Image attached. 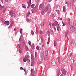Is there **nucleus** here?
<instances>
[{
    "mask_svg": "<svg viewBox=\"0 0 76 76\" xmlns=\"http://www.w3.org/2000/svg\"><path fill=\"white\" fill-rule=\"evenodd\" d=\"M4 9V6H2L1 5V4H0V10H3V9Z\"/></svg>",
    "mask_w": 76,
    "mask_h": 76,
    "instance_id": "9d476101",
    "label": "nucleus"
},
{
    "mask_svg": "<svg viewBox=\"0 0 76 76\" xmlns=\"http://www.w3.org/2000/svg\"><path fill=\"white\" fill-rule=\"evenodd\" d=\"M36 48L37 50H39V47L38 46H37L36 47Z\"/></svg>",
    "mask_w": 76,
    "mask_h": 76,
    "instance_id": "72a5a7b5",
    "label": "nucleus"
},
{
    "mask_svg": "<svg viewBox=\"0 0 76 76\" xmlns=\"http://www.w3.org/2000/svg\"><path fill=\"white\" fill-rule=\"evenodd\" d=\"M58 19H60V17H58Z\"/></svg>",
    "mask_w": 76,
    "mask_h": 76,
    "instance_id": "338daca9",
    "label": "nucleus"
},
{
    "mask_svg": "<svg viewBox=\"0 0 76 76\" xmlns=\"http://www.w3.org/2000/svg\"><path fill=\"white\" fill-rule=\"evenodd\" d=\"M1 1L2 3H3V0H1Z\"/></svg>",
    "mask_w": 76,
    "mask_h": 76,
    "instance_id": "0e129e2a",
    "label": "nucleus"
},
{
    "mask_svg": "<svg viewBox=\"0 0 76 76\" xmlns=\"http://www.w3.org/2000/svg\"><path fill=\"white\" fill-rule=\"evenodd\" d=\"M58 72H57V75H59V74H60V70H58Z\"/></svg>",
    "mask_w": 76,
    "mask_h": 76,
    "instance_id": "5701e85b",
    "label": "nucleus"
},
{
    "mask_svg": "<svg viewBox=\"0 0 76 76\" xmlns=\"http://www.w3.org/2000/svg\"><path fill=\"white\" fill-rule=\"evenodd\" d=\"M26 21L27 22H31V20L29 19H27Z\"/></svg>",
    "mask_w": 76,
    "mask_h": 76,
    "instance_id": "cd10ccee",
    "label": "nucleus"
},
{
    "mask_svg": "<svg viewBox=\"0 0 76 76\" xmlns=\"http://www.w3.org/2000/svg\"><path fill=\"white\" fill-rule=\"evenodd\" d=\"M11 23L12 24H13V23H14V21H11Z\"/></svg>",
    "mask_w": 76,
    "mask_h": 76,
    "instance_id": "8fccbe9b",
    "label": "nucleus"
},
{
    "mask_svg": "<svg viewBox=\"0 0 76 76\" xmlns=\"http://www.w3.org/2000/svg\"><path fill=\"white\" fill-rule=\"evenodd\" d=\"M72 54H73V53H71L70 54V56H72Z\"/></svg>",
    "mask_w": 76,
    "mask_h": 76,
    "instance_id": "6e6d98bb",
    "label": "nucleus"
},
{
    "mask_svg": "<svg viewBox=\"0 0 76 76\" xmlns=\"http://www.w3.org/2000/svg\"><path fill=\"white\" fill-rule=\"evenodd\" d=\"M31 14V13L30 12L28 11V13L26 14V17H28L29 16V15Z\"/></svg>",
    "mask_w": 76,
    "mask_h": 76,
    "instance_id": "2eb2a0df",
    "label": "nucleus"
},
{
    "mask_svg": "<svg viewBox=\"0 0 76 76\" xmlns=\"http://www.w3.org/2000/svg\"><path fill=\"white\" fill-rule=\"evenodd\" d=\"M25 48H26V50H28V48L27 46H25Z\"/></svg>",
    "mask_w": 76,
    "mask_h": 76,
    "instance_id": "c85d7f7f",
    "label": "nucleus"
},
{
    "mask_svg": "<svg viewBox=\"0 0 76 76\" xmlns=\"http://www.w3.org/2000/svg\"><path fill=\"white\" fill-rule=\"evenodd\" d=\"M57 28L58 31H59V26H58L57 27Z\"/></svg>",
    "mask_w": 76,
    "mask_h": 76,
    "instance_id": "c756f323",
    "label": "nucleus"
},
{
    "mask_svg": "<svg viewBox=\"0 0 76 76\" xmlns=\"http://www.w3.org/2000/svg\"><path fill=\"white\" fill-rule=\"evenodd\" d=\"M21 39V36L20 37L19 39V41H20V39Z\"/></svg>",
    "mask_w": 76,
    "mask_h": 76,
    "instance_id": "e2e57ef3",
    "label": "nucleus"
},
{
    "mask_svg": "<svg viewBox=\"0 0 76 76\" xmlns=\"http://www.w3.org/2000/svg\"><path fill=\"white\" fill-rule=\"evenodd\" d=\"M36 31L37 33H38V31H37V30H36Z\"/></svg>",
    "mask_w": 76,
    "mask_h": 76,
    "instance_id": "69168bd1",
    "label": "nucleus"
},
{
    "mask_svg": "<svg viewBox=\"0 0 76 76\" xmlns=\"http://www.w3.org/2000/svg\"><path fill=\"white\" fill-rule=\"evenodd\" d=\"M31 34L32 35H34V32L33 31H31Z\"/></svg>",
    "mask_w": 76,
    "mask_h": 76,
    "instance_id": "2f4dec72",
    "label": "nucleus"
},
{
    "mask_svg": "<svg viewBox=\"0 0 76 76\" xmlns=\"http://www.w3.org/2000/svg\"><path fill=\"white\" fill-rule=\"evenodd\" d=\"M49 25L50 26H51V24L50 23L49 24Z\"/></svg>",
    "mask_w": 76,
    "mask_h": 76,
    "instance_id": "680f3d73",
    "label": "nucleus"
},
{
    "mask_svg": "<svg viewBox=\"0 0 76 76\" xmlns=\"http://www.w3.org/2000/svg\"><path fill=\"white\" fill-rule=\"evenodd\" d=\"M61 71L65 75H66V71L65 70L64 68H62L61 69Z\"/></svg>",
    "mask_w": 76,
    "mask_h": 76,
    "instance_id": "39448f33",
    "label": "nucleus"
},
{
    "mask_svg": "<svg viewBox=\"0 0 76 76\" xmlns=\"http://www.w3.org/2000/svg\"><path fill=\"white\" fill-rule=\"evenodd\" d=\"M34 64L33 62H31V66H34Z\"/></svg>",
    "mask_w": 76,
    "mask_h": 76,
    "instance_id": "473e14b6",
    "label": "nucleus"
},
{
    "mask_svg": "<svg viewBox=\"0 0 76 76\" xmlns=\"http://www.w3.org/2000/svg\"><path fill=\"white\" fill-rule=\"evenodd\" d=\"M28 43L29 45H31V41H28Z\"/></svg>",
    "mask_w": 76,
    "mask_h": 76,
    "instance_id": "bb28decb",
    "label": "nucleus"
},
{
    "mask_svg": "<svg viewBox=\"0 0 76 76\" xmlns=\"http://www.w3.org/2000/svg\"><path fill=\"white\" fill-rule=\"evenodd\" d=\"M45 58H47V53H48V50H45Z\"/></svg>",
    "mask_w": 76,
    "mask_h": 76,
    "instance_id": "f8f14e48",
    "label": "nucleus"
},
{
    "mask_svg": "<svg viewBox=\"0 0 76 76\" xmlns=\"http://www.w3.org/2000/svg\"><path fill=\"white\" fill-rule=\"evenodd\" d=\"M52 26H55L56 25H55V24H54V23H53L52 24Z\"/></svg>",
    "mask_w": 76,
    "mask_h": 76,
    "instance_id": "a18cd8bd",
    "label": "nucleus"
},
{
    "mask_svg": "<svg viewBox=\"0 0 76 76\" xmlns=\"http://www.w3.org/2000/svg\"><path fill=\"white\" fill-rule=\"evenodd\" d=\"M24 70L25 72V73H26V69H24Z\"/></svg>",
    "mask_w": 76,
    "mask_h": 76,
    "instance_id": "de8ad7c7",
    "label": "nucleus"
},
{
    "mask_svg": "<svg viewBox=\"0 0 76 76\" xmlns=\"http://www.w3.org/2000/svg\"><path fill=\"white\" fill-rule=\"evenodd\" d=\"M48 9H51V7L50 5L48 6H47L45 7V9L44 10H45V12H47V11H48Z\"/></svg>",
    "mask_w": 76,
    "mask_h": 76,
    "instance_id": "20e7f679",
    "label": "nucleus"
},
{
    "mask_svg": "<svg viewBox=\"0 0 76 76\" xmlns=\"http://www.w3.org/2000/svg\"><path fill=\"white\" fill-rule=\"evenodd\" d=\"M40 34H42V31H40L39 32Z\"/></svg>",
    "mask_w": 76,
    "mask_h": 76,
    "instance_id": "a19ab883",
    "label": "nucleus"
},
{
    "mask_svg": "<svg viewBox=\"0 0 76 76\" xmlns=\"http://www.w3.org/2000/svg\"><path fill=\"white\" fill-rule=\"evenodd\" d=\"M19 52L20 53H21L22 51V50H21L20 49L19 50Z\"/></svg>",
    "mask_w": 76,
    "mask_h": 76,
    "instance_id": "58836bf2",
    "label": "nucleus"
},
{
    "mask_svg": "<svg viewBox=\"0 0 76 76\" xmlns=\"http://www.w3.org/2000/svg\"><path fill=\"white\" fill-rule=\"evenodd\" d=\"M52 0H48V1L49 2H50Z\"/></svg>",
    "mask_w": 76,
    "mask_h": 76,
    "instance_id": "052dcab7",
    "label": "nucleus"
},
{
    "mask_svg": "<svg viewBox=\"0 0 76 76\" xmlns=\"http://www.w3.org/2000/svg\"><path fill=\"white\" fill-rule=\"evenodd\" d=\"M23 30V29H22V28H20V32L21 34H22V31Z\"/></svg>",
    "mask_w": 76,
    "mask_h": 76,
    "instance_id": "4be33fe9",
    "label": "nucleus"
},
{
    "mask_svg": "<svg viewBox=\"0 0 76 76\" xmlns=\"http://www.w3.org/2000/svg\"><path fill=\"white\" fill-rule=\"evenodd\" d=\"M69 5H70V6H71V3H69Z\"/></svg>",
    "mask_w": 76,
    "mask_h": 76,
    "instance_id": "bf43d9fd",
    "label": "nucleus"
},
{
    "mask_svg": "<svg viewBox=\"0 0 76 76\" xmlns=\"http://www.w3.org/2000/svg\"><path fill=\"white\" fill-rule=\"evenodd\" d=\"M40 57H41V61H42L43 60V59H44V56H40Z\"/></svg>",
    "mask_w": 76,
    "mask_h": 76,
    "instance_id": "aec40b11",
    "label": "nucleus"
},
{
    "mask_svg": "<svg viewBox=\"0 0 76 76\" xmlns=\"http://www.w3.org/2000/svg\"><path fill=\"white\" fill-rule=\"evenodd\" d=\"M44 7V3H42L40 4L39 7V9L40 10H41L43 9V8Z\"/></svg>",
    "mask_w": 76,
    "mask_h": 76,
    "instance_id": "f03ea898",
    "label": "nucleus"
},
{
    "mask_svg": "<svg viewBox=\"0 0 76 76\" xmlns=\"http://www.w3.org/2000/svg\"><path fill=\"white\" fill-rule=\"evenodd\" d=\"M56 53V51H53V54H55Z\"/></svg>",
    "mask_w": 76,
    "mask_h": 76,
    "instance_id": "f704fd0d",
    "label": "nucleus"
},
{
    "mask_svg": "<svg viewBox=\"0 0 76 76\" xmlns=\"http://www.w3.org/2000/svg\"><path fill=\"white\" fill-rule=\"evenodd\" d=\"M28 4V7L27 8H29V6H30V5H31V0H29V2H27Z\"/></svg>",
    "mask_w": 76,
    "mask_h": 76,
    "instance_id": "6e6552de",
    "label": "nucleus"
},
{
    "mask_svg": "<svg viewBox=\"0 0 76 76\" xmlns=\"http://www.w3.org/2000/svg\"><path fill=\"white\" fill-rule=\"evenodd\" d=\"M20 70H23V68H22V67H20Z\"/></svg>",
    "mask_w": 76,
    "mask_h": 76,
    "instance_id": "09e8293b",
    "label": "nucleus"
},
{
    "mask_svg": "<svg viewBox=\"0 0 76 76\" xmlns=\"http://www.w3.org/2000/svg\"><path fill=\"white\" fill-rule=\"evenodd\" d=\"M68 2L66 1V4H68Z\"/></svg>",
    "mask_w": 76,
    "mask_h": 76,
    "instance_id": "774afa93",
    "label": "nucleus"
},
{
    "mask_svg": "<svg viewBox=\"0 0 76 76\" xmlns=\"http://www.w3.org/2000/svg\"><path fill=\"white\" fill-rule=\"evenodd\" d=\"M75 43V40H72L71 41V44H74Z\"/></svg>",
    "mask_w": 76,
    "mask_h": 76,
    "instance_id": "a211bd4d",
    "label": "nucleus"
},
{
    "mask_svg": "<svg viewBox=\"0 0 76 76\" xmlns=\"http://www.w3.org/2000/svg\"><path fill=\"white\" fill-rule=\"evenodd\" d=\"M35 57H37V53H36V52H35Z\"/></svg>",
    "mask_w": 76,
    "mask_h": 76,
    "instance_id": "c03bdc74",
    "label": "nucleus"
},
{
    "mask_svg": "<svg viewBox=\"0 0 76 76\" xmlns=\"http://www.w3.org/2000/svg\"><path fill=\"white\" fill-rule=\"evenodd\" d=\"M56 12L57 13H58V14H59V13H60V11H59V10H56Z\"/></svg>",
    "mask_w": 76,
    "mask_h": 76,
    "instance_id": "e433bc0d",
    "label": "nucleus"
},
{
    "mask_svg": "<svg viewBox=\"0 0 76 76\" xmlns=\"http://www.w3.org/2000/svg\"><path fill=\"white\" fill-rule=\"evenodd\" d=\"M27 60L28 62V63H29V62H30V60H29V59H27L26 61H27Z\"/></svg>",
    "mask_w": 76,
    "mask_h": 76,
    "instance_id": "c9c22d12",
    "label": "nucleus"
},
{
    "mask_svg": "<svg viewBox=\"0 0 76 76\" xmlns=\"http://www.w3.org/2000/svg\"><path fill=\"white\" fill-rule=\"evenodd\" d=\"M71 70L72 71L73 69V66H71Z\"/></svg>",
    "mask_w": 76,
    "mask_h": 76,
    "instance_id": "4c0bfd02",
    "label": "nucleus"
},
{
    "mask_svg": "<svg viewBox=\"0 0 76 76\" xmlns=\"http://www.w3.org/2000/svg\"><path fill=\"white\" fill-rule=\"evenodd\" d=\"M13 30L14 31H16V28H15Z\"/></svg>",
    "mask_w": 76,
    "mask_h": 76,
    "instance_id": "864d4df0",
    "label": "nucleus"
},
{
    "mask_svg": "<svg viewBox=\"0 0 76 76\" xmlns=\"http://www.w3.org/2000/svg\"><path fill=\"white\" fill-rule=\"evenodd\" d=\"M55 26H56V25H57V26H59V25H58V22L57 21H56L55 22Z\"/></svg>",
    "mask_w": 76,
    "mask_h": 76,
    "instance_id": "dca6fc26",
    "label": "nucleus"
},
{
    "mask_svg": "<svg viewBox=\"0 0 76 76\" xmlns=\"http://www.w3.org/2000/svg\"><path fill=\"white\" fill-rule=\"evenodd\" d=\"M13 26V25L12 24H10V26L8 27V28H12Z\"/></svg>",
    "mask_w": 76,
    "mask_h": 76,
    "instance_id": "b1692460",
    "label": "nucleus"
},
{
    "mask_svg": "<svg viewBox=\"0 0 76 76\" xmlns=\"http://www.w3.org/2000/svg\"><path fill=\"white\" fill-rule=\"evenodd\" d=\"M68 35H69V31H68V30H67L65 32V37L67 38V37H68Z\"/></svg>",
    "mask_w": 76,
    "mask_h": 76,
    "instance_id": "0eeeda50",
    "label": "nucleus"
},
{
    "mask_svg": "<svg viewBox=\"0 0 76 76\" xmlns=\"http://www.w3.org/2000/svg\"><path fill=\"white\" fill-rule=\"evenodd\" d=\"M60 57H58V60H60Z\"/></svg>",
    "mask_w": 76,
    "mask_h": 76,
    "instance_id": "49530a36",
    "label": "nucleus"
},
{
    "mask_svg": "<svg viewBox=\"0 0 76 76\" xmlns=\"http://www.w3.org/2000/svg\"><path fill=\"white\" fill-rule=\"evenodd\" d=\"M50 30L51 32H54V31H53V30H52L51 29H50Z\"/></svg>",
    "mask_w": 76,
    "mask_h": 76,
    "instance_id": "603ef678",
    "label": "nucleus"
},
{
    "mask_svg": "<svg viewBox=\"0 0 76 76\" xmlns=\"http://www.w3.org/2000/svg\"><path fill=\"white\" fill-rule=\"evenodd\" d=\"M63 9L64 12H66V7L65 6H64L63 7Z\"/></svg>",
    "mask_w": 76,
    "mask_h": 76,
    "instance_id": "6ab92c4d",
    "label": "nucleus"
},
{
    "mask_svg": "<svg viewBox=\"0 0 76 76\" xmlns=\"http://www.w3.org/2000/svg\"><path fill=\"white\" fill-rule=\"evenodd\" d=\"M38 64H41V61H39L38 63Z\"/></svg>",
    "mask_w": 76,
    "mask_h": 76,
    "instance_id": "ea45409f",
    "label": "nucleus"
},
{
    "mask_svg": "<svg viewBox=\"0 0 76 76\" xmlns=\"http://www.w3.org/2000/svg\"><path fill=\"white\" fill-rule=\"evenodd\" d=\"M15 35H17V32H15Z\"/></svg>",
    "mask_w": 76,
    "mask_h": 76,
    "instance_id": "4d7b16f0",
    "label": "nucleus"
},
{
    "mask_svg": "<svg viewBox=\"0 0 76 76\" xmlns=\"http://www.w3.org/2000/svg\"><path fill=\"white\" fill-rule=\"evenodd\" d=\"M54 46L55 47H56V46H57V42H56V41H54Z\"/></svg>",
    "mask_w": 76,
    "mask_h": 76,
    "instance_id": "412c9836",
    "label": "nucleus"
},
{
    "mask_svg": "<svg viewBox=\"0 0 76 76\" xmlns=\"http://www.w3.org/2000/svg\"><path fill=\"white\" fill-rule=\"evenodd\" d=\"M46 33L47 34H48V35H50V31H47Z\"/></svg>",
    "mask_w": 76,
    "mask_h": 76,
    "instance_id": "a878e982",
    "label": "nucleus"
},
{
    "mask_svg": "<svg viewBox=\"0 0 76 76\" xmlns=\"http://www.w3.org/2000/svg\"><path fill=\"white\" fill-rule=\"evenodd\" d=\"M51 16H52L53 18H54V14H52Z\"/></svg>",
    "mask_w": 76,
    "mask_h": 76,
    "instance_id": "7c9ffc66",
    "label": "nucleus"
},
{
    "mask_svg": "<svg viewBox=\"0 0 76 76\" xmlns=\"http://www.w3.org/2000/svg\"><path fill=\"white\" fill-rule=\"evenodd\" d=\"M31 74H35V71L34 70V69H31Z\"/></svg>",
    "mask_w": 76,
    "mask_h": 76,
    "instance_id": "9b49d317",
    "label": "nucleus"
},
{
    "mask_svg": "<svg viewBox=\"0 0 76 76\" xmlns=\"http://www.w3.org/2000/svg\"><path fill=\"white\" fill-rule=\"evenodd\" d=\"M35 6V4H33L31 6V7L32 8H34V6Z\"/></svg>",
    "mask_w": 76,
    "mask_h": 76,
    "instance_id": "393cba45",
    "label": "nucleus"
},
{
    "mask_svg": "<svg viewBox=\"0 0 76 76\" xmlns=\"http://www.w3.org/2000/svg\"><path fill=\"white\" fill-rule=\"evenodd\" d=\"M10 13L11 15V17H12V18H15V17H16V14L13 13L12 12H10Z\"/></svg>",
    "mask_w": 76,
    "mask_h": 76,
    "instance_id": "7ed1b4c3",
    "label": "nucleus"
},
{
    "mask_svg": "<svg viewBox=\"0 0 76 76\" xmlns=\"http://www.w3.org/2000/svg\"><path fill=\"white\" fill-rule=\"evenodd\" d=\"M70 29L71 31H72V32L75 31L76 30V28L74 26H70Z\"/></svg>",
    "mask_w": 76,
    "mask_h": 76,
    "instance_id": "423d86ee",
    "label": "nucleus"
},
{
    "mask_svg": "<svg viewBox=\"0 0 76 76\" xmlns=\"http://www.w3.org/2000/svg\"><path fill=\"white\" fill-rule=\"evenodd\" d=\"M65 24L66 25H68V23H65Z\"/></svg>",
    "mask_w": 76,
    "mask_h": 76,
    "instance_id": "5fc2aeb1",
    "label": "nucleus"
},
{
    "mask_svg": "<svg viewBox=\"0 0 76 76\" xmlns=\"http://www.w3.org/2000/svg\"><path fill=\"white\" fill-rule=\"evenodd\" d=\"M6 9H5L3 11V13H4V12H5V11H6Z\"/></svg>",
    "mask_w": 76,
    "mask_h": 76,
    "instance_id": "37998d69",
    "label": "nucleus"
},
{
    "mask_svg": "<svg viewBox=\"0 0 76 76\" xmlns=\"http://www.w3.org/2000/svg\"><path fill=\"white\" fill-rule=\"evenodd\" d=\"M47 44H49V42H47Z\"/></svg>",
    "mask_w": 76,
    "mask_h": 76,
    "instance_id": "13d9d810",
    "label": "nucleus"
},
{
    "mask_svg": "<svg viewBox=\"0 0 76 76\" xmlns=\"http://www.w3.org/2000/svg\"><path fill=\"white\" fill-rule=\"evenodd\" d=\"M4 24L5 25H9L10 24L9 21H6L4 23Z\"/></svg>",
    "mask_w": 76,
    "mask_h": 76,
    "instance_id": "1a4fd4ad",
    "label": "nucleus"
},
{
    "mask_svg": "<svg viewBox=\"0 0 76 76\" xmlns=\"http://www.w3.org/2000/svg\"><path fill=\"white\" fill-rule=\"evenodd\" d=\"M41 55L40 56H44V51H41Z\"/></svg>",
    "mask_w": 76,
    "mask_h": 76,
    "instance_id": "ddd939ff",
    "label": "nucleus"
},
{
    "mask_svg": "<svg viewBox=\"0 0 76 76\" xmlns=\"http://www.w3.org/2000/svg\"><path fill=\"white\" fill-rule=\"evenodd\" d=\"M29 53L28 52L27 53V55H26L25 56V58H24L23 59V61L24 62H26V59H28L29 58Z\"/></svg>",
    "mask_w": 76,
    "mask_h": 76,
    "instance_id": "f257e3e1",
    "label": "nucleus"
},
{
    "mask_svg": "<svg viewBox=\"0 0 76 76\" xmlns=\"http://www.w3.org/2000/svg\"><path fill=\"white\" fill-rule=\"evenodd\" d=\"M58 61L60 63H61V61H60V60H58Z\"/></svg>",
    "mask_w": 76,
    "mask_h": 76,
    "instance_id": "3c124183",
    "label": "nucleus"
},
{
    "mask_svg": "<svg viewBox=\"0 0 76 76\" xmlns=\"http://www.w3.org/2000/svg\"><path fill=\"white\" fill-rule=\"evenodd\" d=\"M17 47H18L19 48H20V45L19 44H18L17 45Z\"/></svg>",
    "mask_w": 76,
    "mask_h": 76,
    "instance_id": "79ce46f5",
    "label": "nucleus"
},
{
    "mask_svg": "<svg viewBox=\"0 0 76 76\" xmlns=\"http://www.w3.org/2000/svg\"><path fill=\"white\" fill-rule=\"evenodd\" d=\"M45 10H43L41 12V14L42 15H44V14H45Z\"/></svg>",
    "mask_w": 76,
    "mask_h": 76,
    "instance_id": "4468645a",
    "label": "nucleus"
},
{
    "mask_svg": "<svg viewBox=\"0 0 76 76\" xmlns=\"http://www.w3.org/2000/svg\"><path fill=\"white\" fill-rule=\"evenodd\" d=\"M22 7L23 8V9H26V6H25V4H23L22 5Z\"/></svg>",
    "mask_w": 76,
    "mask_h": 76,
    "instance_id": "f3484780",
    "label": "nucleus"
}]
</instances>
